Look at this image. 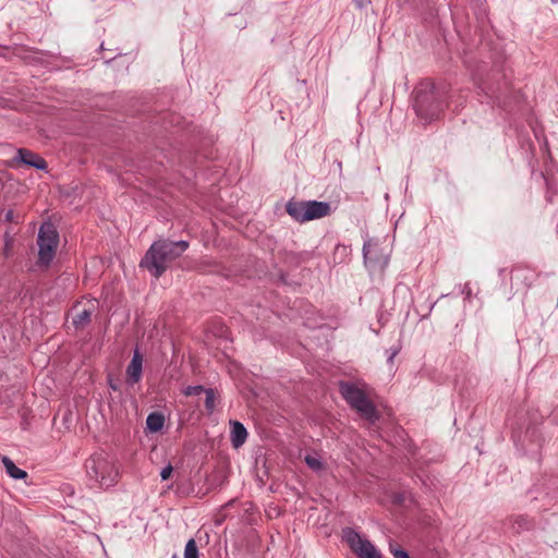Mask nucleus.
Returning <instances> with one entry per match:
<instances>
[{
	"mask_svg": "<svg viewBox=\"0 0 558 558\" xmlns=\"http://www.w3.org/2000/svg\"><path fill=\"white\" fill-rule=\"evenodd\" d=\"M12 243H13L12 236L8 232H5L4 233V255L5 256L9 255Z\"/></svg>",
	"mask_w": 558,
	"mask_h": 558,
	"instance_id": "24",
	"label": "nucleus"
},
{
	"mask_svg": "<svg viewBox=\"0 0 558 558\" xmlns=\"http://www.w3.org/2000/svg\"><path fill=\"white\" fill-rule=\"evenodd\" d=\"M350 247L343 244H338L335 248L333 259L337 260L339 258V263L345 260V258L350 255Z\"/></svg>",
	"mask_w": 558,
	"mask_h": 558,
	"instance_id": "17",
	"label": "nucleus"
},
{
	"mask_svg": "<svg viewBox=\"0 0 558 558\" xmlns=\"http://www.w3.org/2000/svg\"><path fill=\"white\" fill-rule=\"evenodd\" d=\"M343 539L359 558H383L380 551L367 538L352 527L342 531Z\"/></svg>",
	"mask_w": 558,
	"mask_h": 558,
	"instance_id": "7",
	"label": "nucleus"
},
{
	"mask_svg": "<svg viewBox=\"0 0 558 558\" xmlns=\"http://www.w3.org/2000/svg\"><path fill=\"white\" fill-rule=\"evenodd\" d=\"M534 133H535V137H536L537 140H539V135H538V133H537L536 131H534Z\"/></svg>",
	"mask_w": 558,
	"mask_h": 558,
	"instance_id": "29",
	"label": "nucleus"
},
{
	"mask_svg": "<svg viewBox=\"0 0 558 558\" xmlns=\"http://www.w3.org/2000/svg\"><path fill=\"white\" fill-rule=\"evenodd\" d=\"M391 250L385 242L368 239L363 244V259L367 270L372 274H381L389 264Z\"/></svg>",
	"mask_w": 558,
	"mask_h": 558,
	"instance_id": "5",
	"label": "nucleus"
},
{
	"mask_svg": "<svg viewBox=\"0 0 558 558\" xmlns=\"http://www.w3.org/2000/svg\"><path fill=\"white\" fill-rule=\"evenodd\" d=\"M413 108L416 116L424 122L436 119L442 110V105L434 100L433 93L420 92L415 96Z\"/></svg>",
	"mask_w": 558,
	"mask_h": 558,
	"instance_id": "8",
	"label": "nucleus"
},
{
	"mask_svg": "<svg viewBox=\"0 0 558 558\" xmlns=\"http://www.w3.org/2000/svg\"><path fill=\"white\" fill-rule=\"evenodd\" d=\"M187 247L189 242L184 240L155 241L147 250L140 266L146 268L155 278H159L167 270L168 265L180 257Z\"/></svg>",
	"mask_w": 558,
	"mask_h": 558,
	"instance_id": "1",
	"label": "nucleus"
},
{
	"mask_svg": "<svg viewBox=\"0 0 558 558\" xmlns=\"http://www.w3.org/2000/svg\"><path fill=\"white\" fill-rule=\"evenodd\" d=\"M401 350V347L400 345H397V347H392L390 348L388 351H387V362L392 364L393 363V360L395 357L399 354Z\"/></svg>",
	"mask_w": 558,
	"mask_h": 558,
	"instance_id": "23",
	"label": "nucleus"
},
{
	"mask_svg": "<svg viewBox=\"0 0 558 558\" xmlns=\"http://www.w3.org/2000/svg\"><path fill=\"white\" fill-rule=\"evenodd\" d=\"M1 461L5 469L7 474L10 477H12L14 480H23V478L27 477V473L24 470L17 468L15 465V463L9 457H5V456L2 457Z\"/></svg>",
	"mask_w": 558,
	"mask_h": 558,
	"instance_id": "13",
	"label": "nucleus"
},
{
	"mask_svg": "<svg viewBox=\"0 0 558 558\" xmlns=\"http://www.w3.org/2000/svg\"><path fill=\"white\" fill-rule=\"evenodd\" d=\"M109 386L112 390H117L118 387L116 386V384H112L111 381L109 383Z\"/></svg>",
	"mask_w": 558,
	"mask_h": 558,
	"instance_id": "27",
	"label": "nucleus"
},
{
	"mask_svg": "<svg viewBox=\"0 0 558 558\" xmlns=\"http://www.w3.org/2000/svg\"><path fill=\"white\" fill-rule=\"evenodd\" d=\"M143 372V357L137 350H135L132 360L126 368V383L131 386L138 383L142 378Z\"/></svg>",
	"mask_w": 558,
	"mask_h": 558,
	"instance_id": "10",
	"label": "nucleus"
},
{
	"mask_svg": "<svg viewBox=\"0 0 558 558\" xmlns=\"http://www.w3.org/2000/svg\"><path fill=\"white\" fill-rule=\"evenodd\" d=\"M206 389L201 386V385H196V386H187L184 390H183V393L185 396H195V395H199L202 392H204Z\"/></svg>",
	"mask_w": 558,
	"mask_h": 558,
	"instance_id": "21",
	"label": "nucleus"
},
{
	"mask_svg": "<svg viewBox=\"0 0 558 558\" xmlns=\"http://www.w3.org/2000/svg\"><path fill=\"white\" fill-rule=\"evenodd\" d=\"M206 398H205V408L208 411V413H213L215 410V391L211 388L206 389L205 391Z\"/></svg>",
	"mask_w": 558,
	"mask_h": 558,
	"instance_id": "19",
	"label": "nucleus"
},
{
	"mask_svg": "<svg viewBox=\"0 0 558 558\" xmlns=\"http://www.w3.org/2000/svg\"><path fill=\"white\" fill-rule=\"evenodd\" d=\"M305 463L313 471H320L323 469V462L320 458L316 454H307L305 457Z\"/></svg>",
	"mask_w": 558,
	"mask_h": 558,
	"instance_id": "18",
	"label": "nucleus"
},
{
	"mask_svg": "<svg viewBox=\"0 0 558 558\" xmlns=\"http://www.w3.org/2000/svg\"><path fill=\"white\" fill-rule=\"evenodd\" d=\"M2 219L3 221L5 222H11V221H14L16 223H19L20 221L19 220H15L14 219V215H13V210L12 209H9L7 211L3 213V216H2Z\"/></svg>",
	"mask_w": 558,
	"mask_h": 558,
	"instance_id": "26",
	"label": "nucleus"
},
{
	"mask_svg": "<svg viewBox=\"0 0 558 558\" xmlns=\"http://www.w3.org/2000/svg\"><path fill=\"white\" fill-rule=\"evenodd\" d=\"M289 216L298 222H306L327 217L331 213L329 202L290 199L286 206Z\"/></svg>",
	"mask_w": 558,
	"mask_h": 558,
	"instance_id": "3",
	"label": "nucleus"
},
{
	"mask_svg": "<svg viewBox=\"0 0 558 558\" xmlns=\"http://www.w3.org/2000/svg\"><path fill=\"white\" fill-rule=\"evenodd\" d=\"M184 558H199V551L194 538H190L185 544Z\"/></svg>",
	"mask_w": 558,
	"mask_h": 558,
	"instance_id": "16",
	"label": "nucleus"
},
{
	"mask_svg": "<svg viewBox=\"0 0 558 558\" xmlns=\"http://www.w3.org/2000/svg\"><path fill=\"white\" fill-rule=\"evenodd\" d=\"M59 243V234L56 228L45 222L40 226L37 234L38 244V265L49 266L53 260Z\"/></svg>",
	"mask_w": 558,
	"mask_h": 558,
	"instance_id": "6",
	"label": "nucleus"
},
{
	"mask_svg": "<svg viewBox=\"0 0 558 558\" xmlns=\"http://www.w3.org/2000/svg\"><path fill=\"white\" fill-rule=\"evenodd\" d=\"M510 529L514 533L529 531L533 527V521L525 515H515L509 519Z\"/></svg>",
	"mask_w": 558,
	"mask_h": 558,
	"instance_id": "12",
	"label": "nucleus"
},
{
	"mask_svg": "<svg viewBox=\"0 0 558 558\" xmlns=\"http://www.w3.org/2000/svg\"><path fill=\"white\" fill-rule=\"evenodd\" d=\"M93 311L90 308H84L80 313H77L73 319L72 323L76 329L84 328L90 323Z\"/></svg>",
	"mask_w": 558,
	"mask_h": 558,
	"instance_id": "15",
	"label": "nucleus"
},
{
	"mask_svg": "<svg viewBox=\"0 0 558 558\" xmlns=\"http://www.w3.org/2000/svg\"><path fill=\"white\" fill-rule=\"evenodd\" d=\"M172 471H173V468L171 464H168L166 465L165 468H162L161 472H160V477L162 481H166L168 480L171 474H172Z\"/></svg>",
	"mask_w": 558,
	"mask_h": 558,
	"instance_id": "25",
	"label": "nucleus"
},
{
	"mask_svg": "<svg viewBox=\"0 0 558 558\" xmlns=\"http://www.w3.org/2000/svg\"><path fill=\"white\" fill-rule=\"evenodd\" d=\"M390 551L395 558H411L404 549L393 547L392 545H390Z\"/></svg>",
	"mask_w": 558,
	"mask_h": 558,
	"instance_id": "22",
	"label": "nucleus"
},
{
	"mask_svg": "<svg viewBox=\"0 0 558 558\" xmlns=\"http://www.w3.org/2000/svg\"><path fill=\"white\" fill-rule=\"evenodd\" d=\"M341 167H342V163L340 161L337 162V168L341 169Z\"/></svg>",
	"mask_w": 558,
	"mask_h": 558,
	"instance_id": "28",
	"label": "nucleus"
},
{
	"mask_svg": "<svg viewBox=\"0 0 558 558\" xmlns=\"http://www.w3.org/2000/svg\"><path fill=\"white\" fill-rule=\"evenodd\" d=\"M460 294L464 295L465 301H470L473 295V291L470 283L459 284L458 286Z\"/></svg>",
	"mask_w": 558,
	"mask_h": 558,
	"instance_id": "20",
	"label": "nucleus"
},
{
	"mask_svg": "<svg viewBox=\"0 0 558 558\" xmlns=\"http://www.w3.org/2000/svg\"><path fill=\"white\" fill-rule=\"evenodd\" d=\"M340 392L343 399L371 423L378 418L377 410L365 392L353 383H340Z\"/></svg>",
	"mask_w": 558,
	"mask_h": 558,
	"instance_id": "4",
	"label": "nucleus"
},
{
	"mask_svg": "<svg viewBox=\"0 0 558 558\" xmlns=\"http://www.w3.org/2000/svg\"><path fill=\"white\" fill-rule=\"evenodd\" d=\"M14 160L38 170H45L47 168V162L44 158L26 148L17 149Z\"/></svg>",
	"mask_w": 558,
	"mask_h": 558,
	"instance_id": "9",
	"label": "nucleus"
},
{
	"mask_svg": "<svg viewBox=\"0 0 558 558\" xmlns=\"http://www.w3.org/2000/svg\"><path fill=\"white\" fill-rule=\"evenodd\" d=\"M165 424V416L158 412H151L146 417V427L149 432H159Z\"/></svg>",
	"mask_w": 558,
	"mask_h": 558,
	"instance_id": "14",
	"label": "nucleus"
},
{
	"mask_svg": "<svg viewBox=\"0 0 558 558\" xmlns=\"http://www.w3.org/2000/svg\"><path fill=\"white\" fill-rule=\"evenodd\" d=\"M87 485L94 489H108L118 483L120 472L113 456L97 451L85 461Z\"/></svg>",
	"mask_w": 558,
	"mask_h": 558,
	"instance_id": "2",
	"label": "nucleus"
},
{
	"mask_svg": "<svg viewBox=\"0 0 558 558\" xmlns=\"http://www.w3.org/2000/svg\"><path fill=\"white\" fill-rule=\"evenodd\" d=\"M231 444L233 448L238 449L244 445L247 438V430L245 426L239 421H231Z\"/></svg>",
	"mask_w": 558,
	"mask_h": 558,
	"instance_id": "11",
	"label": "nucleus"
}]
</instances>
